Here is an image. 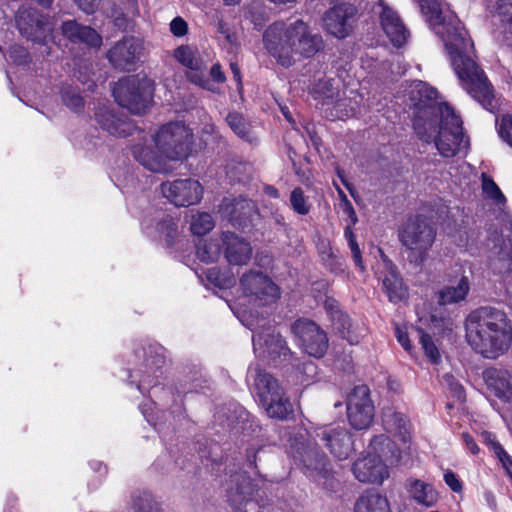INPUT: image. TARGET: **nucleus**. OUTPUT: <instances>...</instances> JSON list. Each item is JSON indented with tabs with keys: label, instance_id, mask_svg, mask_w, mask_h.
Here are the masks:
<instances>
[{
	"label": "nucleus",
	"instance_id": "nucleus-37",
	"mask_svg": "<svg viewBox=\"0 0 512 512\" xmlns=\"http://www.w3.org/2000/svg\"><path fill=\"white\" fill-rule=\"evenodd\" d=\"M215 226L213 217L207 212H197L192 215L190 229L194 235H205Z\"/></svg>",
	"mask_w": 512,
	"mask_h": 512
},
{
	"label": "nucleus",
	"instance_id": "nucleus-28",
	"mask_svg": "<svg viewBox=\"0 0 512 512\" xmlns=\"http://www.w3.org/2000/svg\"><path fill=\"white\" fill-rule=\"evenodd\" d=\"M255 209L254 203L243 197H225L219 207L223 217L231 222H241L242 219L250 217Z\"/></svg>",
	"mask_w": 512,
	"mask_h": 512
},
{
	"label": "nucleus",
	"instance_id": "nucleus-45",
	"mask_svg": "<svg viewBox=\"0 0 512 512\" xmlns=\"http://www.w3.org/2000/svg\"><path fill=\"white\" fill-rule=\"evenodd\" d=\"M417 332L425 355L432 363H437L440 360V353L431 337L422 330H418Z\"/></svg>",
	"mask_w": 512,
	"mask_h": 512
},
{
	"label": "nucleus",
	"instance_id": "nucleus-7",
	"mask_svg": "<svg viewBox=\"0 0 512 512\" xmlns=\"http://www.w3.org/2000/svg\"><path fill=\"white\" fill-rule=\"evenodd\" d=\"M247 383L270 418L287 419L293 407L279 381L257 365L248 369Z\"/></svg>",
	"mask_w": 512,
	"mask_h": 512
},
{
	"label": "nucleus",
	"instance_id": "nucleus-54",
	"mask_svg": "<svg viewBox=\"0 0 512 512\" xmlns=\"http://www.w3.org/2000/svg\"><path fill=\"white\" fill-rule=\"evenodd\" d=\"M74 2L84 13L92 14L98 8L100 0H74Z\"/></svg>",
	"mask_w": 512,
	"mask_h": 512
},
{
	"label": "nucleus",
	"instance_id": "nucleus-42",
	"mask_svg": "<svg viewBox=\"0 0 512 512\" xmlns=\"http://www.w3.org/2000/svg\"><path fill=\"white\" fill-rule=\"evenodd\" d=\"M62 101L66 107L74 112H79L84 107L83 98L80 96L79 92L72 87L63 89Z\"/></svg>",
	"mask_w": 512,
	"mask_h": 512
},
{
	"label": "nucleus",
	"instance_id": "nucleus-36",
	"mask_svg": "<svg viewBox=\"0 0 512 512\" xmlns=\"http://www.w3.org/2000/svg\"><path fill=\"white\" fill-rule=\"evenodd\" d=\"M220 253V242L217 239L201 240L197 244L196 254L202 262H215L220 257Z\"/></svg>",
	"mask_w": 512,
	"mask_h": 512
},
{
	"label": "nucleus",
	"instance_id": "nucleus-48",
	"mask_svg": "<svg viewBox=\"0 0 512 512\" xmlns=\"http://www.w3.org/2000/svg\"><path fill=\"white\" fill-rule=\"evenodd\" d=\"M493 452L512 477V457L504 450L500 443H493Z\"/></svg>",
	"mask_w": 512,
	"mask_h": 512
},
{
	"label": "nucleus",
	"instance_id": "nucleus-16",
	"mask_svg": "<svg viewBox=\"0 0 512 512\" xmlns=\"http://www.w3.org/2000/svg\"><path fill=\"white\" fill-rule=\"evenodd\" d=\"M490 267L498 273L512 271V247L503 234L490 233L484 245Z\"/></svg>",
	"mask_w": 512,
	"mask_h": 512
},
{
	"label": "nucleus",
	"instance_id": "nucleus-41",
	"mask_svg": "<svg viewBox=\"0 0 512 512\" xmlns=\"http://www.w3.org/2000/svg\"><path fill=\"white\" fill-rule=\"evenodd\" d=\"M496 14L505 30L512 34V0H498Z\"/></svg>",
	"mask_w": 512,
	"mask_h": 512
},
{
	"label": "nucleus",
	"instance_id": "nucleus-52",
	"mask_svg": "<svg viewBox=\"0 0 512 512\" xmlns=\"http://www.w3.org/2000/svg\"><path fill=\"white\" fill-rule=\"evenodd\" d=\"M444 481L453 492L460 493L463 489L462 482L457 475L450 470L444 473Z\"/></svg>",
	"mask_w": 512,
	"mask_h": 512
},
{
	"label": "nucleus",
	"instance_id": "nucleus-18",
	"mask_svg": "<svg viewBox=\"0 0 512 512\" xmlns=\"http://www.w3.org/2000/svg\"><path fill=\"white\" fill-rule=\"evenodd\" d=\"M356 9L351 4H340L328 10L324 16L325 30L336 38L343 39L352 31Z\"/></svg>",
	"mask_w": 512,
	"mask_h": 512
},
{
	"label": "nucleus",
	"instance_id": "nucleus-35",
	"mask_svg": "<svg viewBox=\"0 0 512 512\" xmlns=\"http://www.w3.org/2000/svg\"><path fill=\"white\" fill-rule=\"evenodd\" d=\"M313 97L329 103L334 98L339 97L338 81L334 79H321L313 87Z\"/></svg>",
	"mask_w": 512,
	"mask_h": 512
},
{
	"label": "nucleus",
	"instance_id": "nucleus-46",
	"mask_svg": "<svg viewBox=\"0 0 512 512\" xmlns=\"http://www.w3.org/2000/svg\"><path fill=\"white\" fill-rule=\"evenodd\" d=\"M347 101V99H337L330 116L338 119H345L353 116L356 109L354 106H349Z\"/></svg>",
	"mask_w": 512,
	"mask_h": 512
},
{
	"label": "nucleus",
	"instance_id": "nucleus-31",
	"mask_svg": "<svg viewBox=\"0 0 512 512\" xmlns=\"http://www.w3.org/2000/svg\"><path fill=\"white\" fill-rule=\"evenodd\" d=\"M354 512H391V508L386 496L366 491L357 499Z\"/></svg>",
	"mask_w": 512,
	"mask_h": 512
},
{
	"label": "nucleus",
	"instance_id": "nucleus-51",
	"mask_svg": "<svg viewBox=\"0 0 512 512\" xmlns=\"http://www.w3.org/2000/svg\"><path fill=\"white\" fill-rule=\"evenodd\" d=\"M170 31L176 37L186 35L188 24L182 17H175L170 23Z\"/></svg>",
	"mask_w": 512,
	"mask_h": 512
},
{
	"label": "nucleus",
	"instance_id": "nucleus-44",
	"mask_svg": "<svg viewBox=\"0 0 512 512\" xmlns=\"http://www.w3.org/2000/svg\"><path fill=\"white\" fill-rule=\"evenodd\" d=\"M207 279L221 289L231 287L235 283L233 276L222 273L218 268L208 269Z\"/></svg>",
	"mask_w": 512,
	"mask_h": 512
},
{
	"label": "nucleus",
	"instance_id": "nucleus-27",
	"mask_svg": "<svg viewBox=\"0 0 512 512\" xmlns=\"http://www.w3.org/2000/svg\"><path fill=\"white\" fill-rule=\"evenodd\" d=\"M61 29L63 35L73 43H82L95 48L102 44V37L93 28L80 25L74 20L65 21Z\"/></svg>",
	"mask_w": 512,
	"mask_h": 512
},
{
	"label": "nucleus",
	"instance_id": "nucleus-62",
	"mask_svg": "<svg viewBox=\"0 0 512 512\" xmlns=\"http://www.w3.org/2000/svg\"><path fill=\"white\" fill-rule=\"evenodd\" d=\"M447 379H448V381L450 382L451 390L454 392V394H455L458 398H461V397H462V394H463V389H462V387H461L457 382H454V381H453L452 376H448V377H447Z\"/></svg>",
	"mask_w": 512,
	"mask_h": 512
},
{
	"label": "nucleus",
	"instance_id": "nucleus-56",
	"mask_svg": "<svg viewBox=\"0 0 512 512\" xmlns=\"http://www.w3.org/2000/svg\"><path fill=\"white\" fill-rule=\"evenodd\" d=\"M339 206H340L341 210L343 211V213L345 215H347L352 220L353 223H356V221H357L356 212H355L350 200L344 199V201H340Z\"/></svg>",
	"mask_w": 512,
	"mask_h": 512
},
{
	"label": "nucleus",
	"instance_id": "nucleus-59",
	"mask_svg": "<svg viewBox=\"0 0 512 512\" xmlns=\"http://www.w3.org/2000/svg\"><path fill=\"white\" fill-rule=\"evenodd\" d=\"M324 306L327 312L330 314L331 320L333 319V315L336 317V310H340L338 302L333 298H326Z\"/></svg>",
	"mask_w": 512,
	"mask_h": 512
},
{
	"label": "nucleus",
	"instance_id": "nucleus-2",
	"mask_svg": "<svg viewBox=\"0 0 512 512\" xmlns=\"http://www.w3.org/2000/svg\"><path fill=\"white\" fill-rule=\"evenodd\" d=\"M437 91L422 81L410 86V107L414 109L413 126L425 142H433L444 157L456 154L462 141V121L446 103L436 101Z\"/></svg>",
	"mask_w": 512,
	"mask_h": 512
},
{
	"label": "nucleus",
	"instance_id": "nucleus-5",
	"mask_svg": "<svg viewBox=\"0 0 512 512\" xmlns=\"http://www.w3.org/2000/svg\"><path fill=\"white\" fill-rule=\"evenodd\" d=\"M151 145H136L133 148L135 159L146 169L156 173L171 170L170 161L186 159L192 150V130L181 122H171L161 126L151 138Z\"/></svg>",
	"mask_w": 512,
	"mask_h": 512
},
{
	"label": "nucleus",
	"instance_id": "nucleus-49",
	"mask_svg": "<svg viewBox=\"0 0 512 512\" xmlns=\"http://www.w3.org/2000/svg\"><path fill=\"white\" fill-rule=\"evenodd\" d=\"M10 59L17 65H25L29 62V53L19 45H14L9 50Z\"/></svg>",
	"mask_w": 512,
	"mask_h": 512
},
{
	"label": "nucleus",
	"instance_id": "nucleus-13",
	"mask_svg": "<svg viewBox=\"0 0 512 512\" xmlns=\"http://www.w3.org/2000/svg\"><path fill=\"white\" fill-rule=\"evenodd\" d=\"M161 192L175 206L188 207L201 201L203 187L195 179H177L162 183Z\"/></svg>",
	"mask_w": 512,
	"mask_h": 512
},
{
	"label": "nucleus",
	"instance_id": "nucleus-55",
	"mask_svg": "<svg viewBox=\"0 0 512 512\" xmlns=\"http://www.w3.org/2000/svg\"><path fill=\"white\" fill-rule=\"evenodd\" d=\"M395 334H396V338L398 340V342L400 343V345L408 352H411V344H410V341H409V336H408V333L406 330L400 328V327H397L396 328V331H395Z\"/></svg>",
	"mask_w": 512,
	"mask_h": 512
},
{
	"label": "nucleus",
	"instance_id": "nucleus-19",
	"mask_svg": "<svg viewBox=\"0 0 512 512\" xmlns=\"http://www.w3.org/2000/svg\"><path fill=\"white\" fill-rule=\"evenodd\" d=\"M174 57L179 63L189 69L187 76L191 82L207 90H213L209 80L205 78L203 73L205 64L200 58L197 49L189 45L179 46L174 51Z\"/></svg>",
	"mask_w": 512,
	"mask_h": 512
},
{
	"label": "nucleus",
	"instance_id": "nucleus-26",
	"mask_svg": "<svg viewBox=\"0 0 512 512\" xmlns=\"http://www.w3.org/2000/svg\"><path fill=\"white\" fill-rule=\"evenodd\" d=\"M488 390L503 402H512V373L492 369L485 372Z\"/></svg>",
	"mask_w": 512,
	"mask_h": 512
},
{
	"label": "nucleus",
	"instance_id": "nucleus-10",
	"mask_svg": "<svg viewBox=\"0 0 512 512\" xmlns=\"http://www.w3.org/2000/svg\"><path fill=\"white\" fill-rule=\"evenodd\" d=\"M243 293L239 299V306H264L274 303L280 297L278 286L267 276L260 272L249 271L240 279Z\"/></svg>",
	"mask_w": 512,
	"mask_h": 512
},
{
	"label": "nucleus",
	"instance_id": "nucleus-29",
	"mask_svg": "<svg viewBox=\"0 0 512 512\" xmlns=\"http://www.w3.org/2000/svg\"><path fill=\"white\" fill-rule=\"evenodd\" d=\"M95 117L100 126L109 134L124 137L130 135L133 130V124L125 119L117 117L112 111L103 107L96 113Z\"/></svg>",
	"mask_w": 512,
	"mask_h": 512
},
{
	"label": "nucleus",
	"instance_id": "nucleus-32",
	"mask_svg": "<svg viewBox=\"0 0 512 512\" xmlns=\"http://www.w3.org/2000/svg\"><path fill=\"white\" fill-rule=\"evenodd\" d=\"M385 266L387 267L388 272L382 277L383 288L389 300L397 303L406 298L407 291L391 263L385 261Z\"/></svg>",
	"mask_w": 512,
	"mask_h": 512
},
{
	"label": "nucleus",
	"instance_id": "nucleus-43",
	"mask_svg": "<svg viewBox=\"0 0 512 512\" xmlns=\"http://www.w3.org/2000/svg\"><path fill=\"white\" fill-rule=\"evenodd\" d=\"M290 203L293 211L299 215H307L311 208V205L301 188H295L291 192Z\"/></svg>",
	"mask_w": 512,
	"mask_h": 512
},
{
	"label": "nucleus",
	"instance_id": "nucleus-8",
	"mask_svg": "<svg viewBox=\"0 0 512 512\" xmlns=\"http://www.w3.org/2000/svg\"><path fill=\"white\" fill-rule=\"evenodd\" d=\"M153 91L152 80L137 74L119 80L113 88V95L120 106L140 114L148 108Z\"/></svg>",
	"mask_w": 512,
	"mask_h": 512
},
{
	"label": "nucleus",
	"instance_id": "nucleus-39",
	"mask_svg": "<svg viewBox=\"0 0 512 512\" xmlns=\"http://www.w3.org/2000/svg\"><path fill=\"white\" fill-rule=\"evenodd\" d=\"M482 191L485 198L491 200L499 209H502L506 198L493 179L485 174L482 175Z\"/></svg>",
	"mask_w": 512,
	"mask_h": 512
},
{
	"label": "nucleus",
	"instance_id": "nucleus-14",
	"mask_svg": "<svg viewBox=\"0 0 512 512\" xmlns=\"http://www.w3.org/2000/svg\"><path fill=\"white\" fill-rule=\"evenodd\" d=\"M16 24L20 33L28 40L46 45L51 37L53 26L36 10L21 7L16 15Z\"/></svg>",
	"mask_w": 512,
	"mask_h": 512
},
{
	"label": "nucleus",
	"instance_id": "nucleus-47",
	"mask_svg": "<svg viewBox=\"0 0 512 512\" xmlns=\"http://www.w3.org/2000/svg\"><path fill=\"white\" fill-rule=\"evenodd\" d=\"M345 238L348 241L349 248L351 250L353 260L355 262V265L360 268L361 271H364V266L362 262V256L360 252V248L356 242L355 235L350 227H347L344 232Z\"/></svg>",
	"mask_w": 512,
	"mask_h": 512
},
{
	"label": "nucleus",
	"instance_id": "nucleus-11",
	"mask_svg": "<svg viewBox=\"0 0 512 512\" xmlns=\"http://www.w3.org/2000/svg\"><path fill=\"white\" fill-rule=\"evenodd\" d=\"M298 345L310 356L320 358L328 348L326 333L311 320L298 319L291 327Z\"/></svg>",
	"mask_w": 512,
	"mask_h": 512
},
{
	"label": "nucleus",
	"instance_id": "nucleus-34",
	"mask_svg": "<svg viewBox=\"0 0 512 512\" xmlns=\"http://www.w3.org/2000/svg\"><path fill=\"white\" fill-rule=\"evenodd\" d=\"M336 317L333 315V325L338 330L342 337L345 338L350 344H358L360 341L361 333L353 329L350 318L341 310H336Z\"/></svg>",
	"mask_w": 512,
	"mask_h": 512
},
{
	"label": "nucleus",
	"instance_id": "nucleus-57",
	"mask_svg": "<svg viewBox=\"0 0 512 512\" xmlns=\"http://www.w3.org/2000/svg\"><path fill=\"white\" fill-rule=\"evenodd\" d=\"M462 438L464 440V443L466 445V448L474 455L478 454L480 449L478 445L476 444L475 440L472 436H470L467 433L462 434Z\"/></svg>",
	"mask_w": 512,
	"mask_h": 512
},
{
	"label": "nucleus",
	"instance_id": "nucleus-33",
	"mask_svg": "<svg viewBox=\"0 0 512 512\" xmlns=\"http://www.w3.org/2000/svg\"><path fill=\"white\" fill-rule=\"evenodd\" d=\"M470 291V282L467 276H462L455 286H446L438 292L440 305L459 303L466 299Z\"/></svg>",
	"mask_w": 512,
	"mask_h": 512
},
{
	"label": "nucleus",
	"instance_id": "nucleus-3",
	"mask_svg": "<svg viewBox=\"0 0 512 512\" xmlns=\"http://www.w3.org/2000/svg\"><path fill=\"white\" fill-rule=\"evenodd\" d=\"M263 45L267 53L283 66L290 67L300 58L314 56L323 47L321 35L313 33L303 20L276 21L264 31Z\"/></svg>",
	"mask_w": 512,
	"mask_h": 512
},
{
	"label": "nucleus",
	"instance_id": "nucleus-22",
	"mask_svg": "<svg viewBox=\"0 0 512 512\" xmlns=\"http://www.w3.org/2000/svg\"><path fill=\"white\" fill-rule=\"evenodd\" d=\"M254 487L249 479L243 473H236L230 477V486L227 490L228 501L234 507L236 512H241L242 506L255 507L252 501Z\"/></svg>",
	"mask_w": 512,
	"mask_h": 512
},
{
	"label": "nucleus",
	"instance_id": "nucleus-17",
	"mask_svg": "<svg viewBox=\"0 0 512 512\" xmlns=\"http://www.w3.org/2000/svg\"><path fill=\"white\" fill-rule=\"evenodd\" d=\"M382 424L384 429L401 442L398 447L395 441L391 440L393 448L401 455H407L410 442V424L406 416L397 411L394 407H386L382 412Z\"/></svg>",
	"mask_w": 512,
	"mask_h": 512
},
{
	"label": "nucleus",
	"instance_id": "nucleus-40",
	"mask_svg": "<svg viewBox=\"0 0 512 512\" xmlns=\"http://www.w3.org/2000/svg\"><path fill=\"white\" fill-rule=\"evenodd\" d=\"M130 512H159V508L153 497L143 492L133 497Z\"/></svg>",
	"mask_w": 512,
	"mask_h": 512
},
{
	"label": "nucleus",
	"instance_id": "nucleus-23",
	"mask_svg": "<svg viewBox=\"0 0 512 512\" xmlns=\"http://www.w3.org/2000/svg\"><path fill=\"white\" fill-rule=\"evenodd\" d=\"M379 7L381 8L379 15L383 31L394 46L401 47L407 41L408 31L396 12L386 6L382 0L379 1Z\"/></svg>",
	"mask_w": 512,
	"mask_h": 512
},
{
	"label": "nucleus",
	"instance_id": "nucleus-20",
	"mask_svg": "<svg viewBox=\"0 0 512 512\" xmlns=\"http://www.w3.org/2000/svg\"><path fill=\"white\" fill-rule=\"evenodd\" d=\"M252 340L254 352L259 358L275 359L288 351L284 339L271 327L256 332Z\"/></svg>",
	"mask_w": 512,
	"mask_h": 512
},
{
	"label": "nucleus",
	"instance_id": "nucleus-24",
	"mask_svg": "<svg viewBox=\"0 0 512 512\" xmlns=\"http://www.w3.org/2000/svg\"><path fill=\"white\" fill-rule=\"evenodd\" d=\"M221 241L224 245V256L229 264L246 265L250 261L252 247L249 242L230 232H224Z\"/></svg>",
	"mask_w": 512,
	"mask_h": 512
},
{
	"label": "nucleus",
	"instance_id": "nucleus-12",
	"mask_svg": "<svg viewBox=\"0 0 512 512\" xmlns=\"http://www.w3.org/2000/svg\"><path fill=\"white\" fill-rule=\"evenodd\" d=\"M347 417L355 429H366L374 418V406L369 397V389L365 385L357 386L347 399Z\"/></svg>",
	"mask_w": 512,
	"mask_h": 512
},
{
	"label": "nucleus",
	"instance_id": "nucleus-50",
	"mask_svg": "<svg viewBox=\"0 0 512 512\" xmlns=\"http://www.w3.org/2000/svg\"><path fill=\"white\" fill-rule=\"evenodd\" d=\"M501 138L512 147V117L504 116L499 126Z\"/></svg>",
	"mask_w": 512,
	"mask_h": 512
},
{
	"label": "nucleus",
	"instance_id": "nucleus-60",
	"mask_svg": "<svg viewBox=\"0 0 512 512\" xmlns=\"http://www.w3.org/2000/svg\"><path fill=\"white\" fill-rule=\"evenodd\" d=\"M210 75L217 82H223L225 80V76H224L223 72L221 71V67L219 64H214L211 67Z\"/></svg>",
	"mask_w": 512,
	"mask_h": 512
},
{
	"label": "nucleus",
	"instance_id": "nucleus-53",
	"mask_svg": "<svg viewBox=\"0 0 512 512\" xmlns=\"http://www.w3.org/2000/svg\"><path fill=\"white\" fill-rule=\"evenodd\" d=\"M177 228V223L172 217H166L159 225L158 230L160 233L165 234L168 238L173 237Z\"/></svg>",
	"mask_w": 512,
	"mask_h": 512
},
{
	"label": "nucleus",
	"instance_id": "nucleus-1",
	"mask_svg": "<svg viewBox=\"0 0 512 512\" xmlns=\"http://www.w3.org/2000/svg\"><path fill=\"white\" fill-rule=\"evenodd\" d=\"M419 6L426 22L443 40L462 87L483 108L494 112L493 88L471 56L473 43L460 20L443 0H419Z\"/></svg>",
	"mask_w": 512,
	"mask_h": 512
},
{
	"label": "nucleus",
	"instance_id": "nucleus-38",
	"mask_svg": "<svg viewBox=\"0 0 512 512\" xmlns=\"http://www.w3.org/2000/svg\"><path fill=\"white\" fill-rule=\"evenodd\" d=\"M226 121H227L229 127L240 138H242L248 142H252L254 140V136L250 130L249 124L245 121V119L241 115H239L237 113H230V114H228Z\"/></svg>",
	"mask_w": 512,
	"mask_h": 512
},
{
	"label": "nucleus",
	"instance_id": "nucleus-21",
	"mask_svg": "<svg viewBox=\"0 0 512 512\" xmlns=\"http://www.w3.org/2000/svg\"><path fill=\"white\" fill-rule=\"evenodd\" d=\"M142 42L135 37H125L118 41L109 51V61L119 69H130L140 58Z\"/></svg>",
	"mask_w": 512,
	"mask_h": 512
},
{
	"label": "nucleus",
	"instance_id": "nucleus-58",
	"mask_svg": "<svg viewBox=\"0 0 512 512\" xmlns=\"http://www.w3.org/2000/svg\"><path fill=\"white\" fill-rule=\"evenodd\" d=\"M153 406H154L153 402H150V403H147V404H143L141 406V411H142V414L144 415V417L146 418V420L150 424L156 425L155 419L153 417V412H152Z\"/></svg>",
	"mask_w": 512,
	"mask_h": 512
},
{
	"label": "nucleus",
	"instance_id": "nucleus-61",
	"mask_svg": "<svg viewBox=\"0 0 512 512\" xmlns=\"http://www.w3.org/2000/svg\"><path fill=\"white\" fill-rule=\"evenodd\" d=\"M230 67H231V71L233 73L234 80L237 83V89L240 90L242 88L240 69L236 63H231Z\"/></svg>",
	"mask_w": 512,
	"mask_h": 512
},
{
	"label": "nucleus",
	"instance_id": "nucleus-64",
	"mask_svg": "<svg viewBox=\"0 0 512 512\" xmlns=\"http://www.w3.org/2000/svg\"><path fill=\"white\" fill-rule=\"evenodd\" d=\"M483 439L489 448L493 451V443H498L495 437L491 433L485 432L483 433Z\"/></svg>",
	"mask_w": 512,
	"mask_h": 512
},
{
	"label": "nucleus",
	"instance_id": "nucleus-4",
	"mask_svg": "<svg viewBox=\"0 0 512 512\" xmlns=\"http://www.w3.org/2000/svg\"><path fill=\"white\" fill-rule=\"evenodd\" d=\"M466 340L484 358L497 359L512 344V324L507 314L494 307H480L466 319Z\"/></svg>",
	"mask_w": 512,
	"mask_h": 512
},
{
	"label": "nucleus",
	"instance_id": "nucleus-6",
	"mask_svg": "<svg viewBox=\"0 0 512 512\" xmlns=\"http://www.w3.org/2000/svg\"><path fill=\"white\" fill-rule=\"evenodd\" d=\"M371 451L359 457L352 466L355 478L363 483L382 484L389 477L385 461L398 464L402 461L401 452H396L391 439L387 435L375 436L370 441Z\"/></svg>",
	"mask_w": 512,
	"mask_h": 512
},
{
	"label": "nucleus",
	"instance_id": "nucleus-25",
	"mask_svg": "<svg viewBox=\"0 0 512 512\" xmlns=\"http://www.w3.org/2000/svg\"><path fill=\"white\" fill-rule=\"evenodd\" d=\"M163 364L164 359L162 357H150L146 359L144 369L134 371L130 375L131 381L137 382L136 387L141 393L159 383Z\"/></svg>",
	"mask_w": 512,
	"mask_h": 512
},
{
	"label": "nucleus",
	"instance_id": "nucleus-63",
	"mask_svg": "<svg viewBox=\"0 0 512 512\" xmlns=\"http://www.w3.org/2000/svg\"><path fill=\"white\" fill-rule=\"evenodd\" d=\"M264 193H265L267 196L271 197V198H275V199H276V198H278V197H279V192H278V190H277L275 187L271 186V185H266V186L264 187Z\"/></svg>",
	"mask_w": 512,
	"mask_h": 512
},
{
	"label": "nucleus",
	"instance_id": "nucleus-15",
	"mask_svg": "<svg viewBox=\"0 0 512 512\" xmlns=\"http://www.w3.org/2000/svg\"><path fill=\"white\" fill-rule=\"evenodd\" d=\"M316 435L338 460L347 459L354 451L352 434L344 426H325L319 428Z\"/></svg>",
	"mask_w": 512,
	"mask_h": 512
},
{
	"label": "nucleus",
	"instance_id": "nucleus-30",
	"mask_svg": "<svg viewBox=\"0 0 512 512\" xmlns=\"http://www.w3.org/2000/svg\"><path fill=\"white\" fill-rule=\"evenodd\" d=\"M407 490L411 498L419 505L432 507L438 501V493L434 487L419 479H409L407 481Z\"/></svg>",
	"mask_w": 512,
	"mask_h": 512
},
{
	"label": "nucleus",
	"instance_id": "nucleus-9",
	"mask_svg": "<svg viewBox=\"0 0 512 512\" xmlns=\"http://www.w3.org/2000/svg\"><path fill=\"white\" fill-rule=\"evenodd\" d=\"M403 246L411 250L416 264H422L436 239V229L422 216L409 218L399 232Z\"/></svg>",
	"mask_w": 512,
	"mask_h": 512
}]
</instances>
